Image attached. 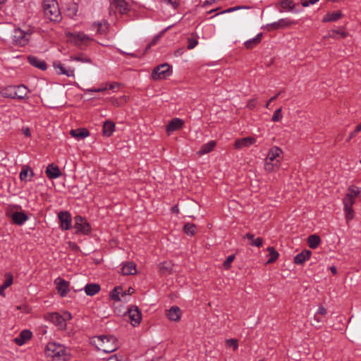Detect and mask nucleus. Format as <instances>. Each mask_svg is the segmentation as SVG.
<instances>
[{
	"instance_id": "nucleus-16",
	"label": "nucleus",
	"mask_w": 361,
	"mask_h": 361,
	"mask_svg": "<svg viewBox=\"0 0 361 361\" xmlns=\"http://www.w3.org/2000/svg\"><path fill=\"white\" fill-rule=\"evenodd\" d=\"M11 217L13 222L17 225H22L28 219L27 215L23 212H14L11 213Z\"/></svg>"
},
{
	"instance_id": "nucleus-48",
	"label": "nucleus",
	"mask_w": 361,
	"mask_h": 361,
	"mask_svg": "<svg viewBox=\"0 0 361 361\" xmlns=\"http://www.w3.org/2000/svg\"><path fill=\"white\" fill-rule=\"evenodd\" d=\"M234 259H235L234 255H229L227 257V259L224 262V267L226 269H228L231 267V264L233 262Z\"/></svg>"
},
{
	"instance_id": "nucleus-32",
	"label": "nucleus",
	"mask_w": 361,
	"mask_h": 361,
	"mask_svg": "<svg viewBox=\"0 0 361 361\" xmlns=\"http://www.w3.org/2000/svg\"><path fill=\"white\" fill-rule=\"evenodd\" d=\"M78 11V6L76 3L71 2L66 6V15L73 18Z\"/></svg>"
},
{
	"instance_id": "nucleus-31",
	"label": "nucleus",
	"mask_w": 361,
	"mask_h": 361,
	"mask_svg": "<svg viewBox=\"0 0 361 361\" xmlns=\"http://www.w3.org/2000/svg\"><path fill=\"white\" fill-rule=\"evenodd\" d=\"M173 264L171 262H164L159 265V271L161 274H170L172 271Z\"/></svg>"
},
{
	"instance_id": "nucleus-7",
	"label": "nucleus",
	"mask_w": 361,
	"mask_h": 361,
	"mask_svg": "<svg viewBox=\"0 0 361 361\" xmlns=\"http://www.w3.org/2000/svg\"><path fill=\"white\" fill-rule=\"evenodd\" d=\"M171 72V66L168 63H163L153 69L152 78L154 80H163L169 76Z\"/></svg>"
},
{
	"instance_id": "nucleus-39",
	"label": "nucleus",
	"mask_w": 361,
	"mask_h": 361,
	"mask_svg": "<svg viewBox=\"0 0 361 361\" xmlns=\"http://www.w3.org/2000/svg\"><path fill=\"white\" fill-rule=\"evenodd\" d=\"M355 203V198L353 195L346 194L343 198L344 208H353Z\"/></svg>"
},
{
	"instance_id": "nucleus-42",
	"label": "nucleus",
	"mask_w": 361,
	"mask_h": 361,
	"mask_svg": "<svg viewBox=\"0 0 361 361\" xmlns=\"http://www.w3.org/2000/svg\"><path fill=\"white\" fill-rule=\"evenodd\" d=\"M281 6L283 9L293 10L295 4L292 0H283L281 1Z\"/></svg>"
},
{
	"instance_id": "nucleus-15",
	"label": "nucleus",
	"mask_w": 361,
	"mask_h": 361,
	"mask_svg": "<svg viewBox=\"0 0 361 361\" xmlns=\"http://www.w3.org/2000/svg\"><path fill=\"white\" fill-rule=\"evenodd\" d=\"M45 173L49 179L57 178L61 176V172L59 168L53 164L47 166Z\"/></svg>"
},
{
	"instance_id": "nucleus-13",
	"label": "nucleus",
	"mask_w": 361,
	"mask_h": 361,
	"mask_svg": "<svg viewBox=\"0 0 361 361\" xmlns=\"http://www.w3.org/2000/svg\"><path fill=\"white\" fill-rule=\"evenodd\" d=\"M53 67L57 71L58 74L65 75L68 77H74V69L68 68L66 69L63 65L59 61L53 63Z\"/></svg>"
},
{
	"instance_id": "nucleus-62",
	"label": "nucleus",
	"mask_w": 361,
	"mask_h": 361,
	"mask_svg": "<svg viewBox=\"0 0 361 361\" xmlns=\"http://www.w3.org/2000/svg\"><path fill=\"white\" fill-rule=\"evenodd\" d=\"M107 361H123L121 359H118L116 355L111 356Z\"/></svg>"
},
{
	"instance_id": "nucleus-37",
	"label": "nucleus",
	"mask_w": 361,
	"mask_h": 361,
	"mask_svg": "<svg viewBox=\"0 0 361 361\" xmlns=\"http://www.w3.org/2000/svg\"><path fill=\"white\" fill-rule=\"evenodd\" d=\"M122 288L120 286L115 287L111 293V298L112 300L116 301L122 300L121 298Z\"/></svg>"
},
{
	"instance_id": "nucleus-8",
	"label": "nucleus",
	"mask_w": 361,
	"mask_h": 361,
	"mask_svg": "<svg viewBox=\"0 0 361 361\" xmlns=\"http://www.w3.org/2000/svg\"><path fill=\"white\" fill-rule=\"evenodd\" d=\"M74 228L76 229V233H81L86 235L91 231L90 224L80 216H76L75 217Z\"/></svg>"
},
{
	"instance_id": "nucleus-58",
	"label": "nucleus",
	"mask_w": 361,
	"mask_h": 361,
	"mask_svg": "<svg viewBox=\"0 0 361 361\" xmlns=\"http://www.w3.org/2000/svg\"><path fill=\"white\" fill-rule=\"evenodd\" d=\"M317 314L321 315H325L326 314V310L324 307H319L317 311Z\"/></svg>"
},
{
	"instance_id": "nucleus-44",
	"label": "nucleus",
	"mask_w": 361,
	"mask_h": 361,
	"mask_svg": "<svg viewBox=\"0 0 361 361\" xmlns=\"http://www.w3.org/2000/svg\"><path fill=\"white\" fill-rule=\"evenodd\" d=\"M361 193V188L352 185L348 188V192L347 194L353 195V197L355 198L359 194Z\"/></svg>"
},
{
	"instance_id": "nucleus-36",
	"label": "nucleus",
	"mask_w": 361,
	"mask_h": 361,
	"mask_svg": "<svg viewBox=\"0 0 361 361\" xmlns=\"http://www.w3.org/2000/svg\"><path fill=\"white\" fill-rule=\"evenodd\" d=\"M245 237L250 240V245L260 247L262 245V239L261 238H255V235L252 233H247Z\"/></svg>"
},
{
	"instance_id": "nucleus-53",
	"label": "nucleus",
	"mask_w": 361,
	"mask_h": 361,
	"mask_svg": "<svg viewBox=\"0 0 361 361\" xmlns=\"http://www.w3.org/2000/svg\"><path fill=\"white\" fill-rule=\"evenodd\" d=\"M164 31L160 32L159 34L157 35L152 39V41L148 44V45H154L157 43H159V40L160 39V37L163 35L164 34Z\"/></svg>"
},
{
	"instance_id": "nucleus-10",
	"label": "nucleus",
	"mask_w": 361,
	"mask_h": 361,
	"mask_svg": "<svg viewBox=\"0 0 361 361\" xmlns=\"http://www.w3.org/2000/svg\"><path fill=\"white\" fill-rule=\"evenodd\" d=\"M46 318L56 326H59L61 329H63L66 326V323L64 322L63 317H62V315L59 314L58 312L50 313L46 317Z\"/></svg>"
},
{
	"instance_id": "nucleus-3",
	"label": "nucleus",
	"mask_w": 361,
	"mask_h": 361,
	"mask_svg": "<svg viewBox=\"0 0 361 361\" xmlns=\"http://www.w3.org/2000/svg\"><path fill=\"white\" fill-rule=\"evenodd\" d=\"M282 150L279 147H271L268 152L265 159L264 169L268 172H271L279 168Z\"/></svg>"
},
{
	"instance_id": "nucleus-47",
	"label": "nucleus",
	"mask_w": 361,
	"mask_h": 361,
	"mask_svg": "<svg viewBox=\"0 0 361 361\" xmlns=\"http://www.w3.org/2000/svg\"><path fill=\"white\" fill-rule=\"evenodd\" d=\"M226 344L227 347L233 348V350H235L238 347V340L237 339H227L226 340Z\"/></svg>"
},
{
	"instance_id": "nucleus-29",
	"label": "nucleus",
	"mask_w": 361,
	"mask_h": 361,
	"mask_svg": "<svg viewBox=\"0 0 361 361\" xmlns=\"http://www.w3.org/2000/svg\"><path fill=\"white\" fill-rule=\"evenodd\" d=\"M115 124L113 121H106L103 124V134L109 137L114 131Z\"/></svg>"
},
{
	"instance_id": "nucleus-24",
	"label": "nucleus",
	"mask_w": 361,
	"mask_h": 361,
	"mask_svg": "<svg viewBox=\"0 0 361 361\" xmlns=\"http://www.w3.org/2000/svg\"><path fill=\"white\" fill-rule=\"evenodd\" d=\"M27 60L32 66L36 68H38L42 71L47 69V66L45 61L39 60L36 56H27Z\"/></svg>"
},
{
	"instance_id": "nucleus-55",
	"label": "nucleus",
	"mask_w": 361,
	"mask_h": 361,
	"mask_svg": "<svg viewBox=\"0 0 361 361\" xmlns=\"http://www.w3.org/2000/svg\"><path fill=\"white\" fill-rule=\"evenodd\" d=\"M107 90V87L87 89V92H102Z\"/></svg>"
},
{
	"instance_id": "nucleus-28",
	"label": "nucleus",
	"mask_w": 361,
	"mask_h": 361,
	"mask_svg": "<svg viewBox=\"0 0 361 361\" xmlns=\"http://www.w3.org/2000/svg\"><path fill=\"white\" fill-rule=\"evenodd\" d=\"M100 290V286L97 283H90L85 286V291L87 295H94Z\"/></svg>"
},
{
	"instance_id": "nucleus-52",
	"label": "nucleus",
	"mask_w": 361,
	"mask_h": 361,
	"mask_svg": "<svg viewBox=\"0 0 361 361\" xmlns=\"http://www.w3.org/2000/svg\"><path fill=\"white\" fill-rule=\"evenodd\" d=\"M118 50L121 53H122V54H123L125 55H127V56H130L135 57V58L139 56V55L137 53L130 51L129 50H122V49H118Z\"/></svg>"
},
{
	"instance_id": "nucleus-20",
	"label": "nucleus",
	"mask_w": 361,
	"mask_h": 361,
	"mask_svg": "<svg viewBox=\"0 0 361 361\" xmlns=\"http://www.w3.org/2000/svg\"><path fill=\"white\" fill-rule=\"evenodd\" d=\"M121 273L123 275H134L137 273L136 265L133 262H129L121 268Z\"/></svg>"
},
{
	"instance_id": "nucleus-50",
	"label": "nucleus",
	"mask_w": 361,
	"mask_h": 361,
	"mask_svg": "<svg viewBox=\"0 0 361 361\" xmlns=\"http://www.w3.org/2000/svg\"><path fill=\"white\" fill-rule=\"evenodd\" d=\"M134 292V289L131 287L128 288L127 290L122 291L121 298L123 301H127L126 297L131 295Z\"/></svg>"
},
{
	"instance_id": "nucleus-4",
	"label": "nucleus",
	"mask_w": 361,
	"mask_h": 361,
	"mask_svg": "<svg viewBox=\"0 0 361 361\" xmlns=\"http://www.w3.org/2000/svg\"><path fill=\"white\" fill-rule=\"evenodd\" d=\"M94 343L98 350L106 353H112L118 348L117 339L114 336H99Z\"/></svg>"
},
{
	"instance_id": "nucleus-2",
	"label": "nucleus",
	"mask_w": 361,
	"mask_h": 361,
	"mask_svg": "<svg viewBox=\"0 0 361 361\" xmlns=\"http://www.w3.org/2000/svg\"><path fill=\"white\" fill-rule=\"evenodd\" d=\"M44 353L47 357L58 358L61 361H67L69 359L68 350L65 346L56 343H49L46 346Z\"/></svg>"
},
{
	"instance_id": "nucleus-5",
	"label": "nucleus",
	"mask_w": 361,
	"mask_h": 361,
	"mask_svg": "<svg viewBox=\"0 0 361 361\" xmlns=\"http://www.w3.org/2000/svg\"><path fill=\"white\" fill-rule=\"evenodd\" d=\"M66 36L67 38V42L71 44H91L94 42L93 38L90 36L85 35L83 32H68L66 33Z\"/></svg>"
},
{
	"instance_id": "nucleus-17",
	"label": "nucleus",
	"mask_w": 361,
	"mask_h": 361,
	"mask_svg": "<svg viewBox=\"0 0 361 361\" xmlns=\"http://www.w3.org/2000/svg\"><path fill=\"white\" fill-rule=\"evenodd\" d=\"M32 337V332L29 330H23L15 338L14 341L18 345H23L27 341Z\"/></svg>"
},
{
	"instance_id": "nucleus-34",
	"label": "nucleus",
	"mask_w": 361,
	"mask_h": 361,
	"mask_svg": "<svg viewBox=\"0 0 361 361\" xmlns=\"http://www.w3.org/2000/svg\"><path fill=\"white\" fill-rule=\"evenodd\" d=\"M216 145V142L214 141H210L208 143L203 145L198 152L199 154H207L213 150Z\"/></svg>"
},
{
	"instance_id": "nucleus-22",
	"label": "nucleus",
	"mask_w": 361,
	"mask_h": 361,
	"mask_svg": "<svg viewBox=\"0 0 361 361\" xmlns=\"http://www.w3.org/2000/svg\"><path fill=\"white\" fill-rule=\"evenodd\" d=\"M166 315L170 320L177 322L180 319V309L177 306H173L168 310Z\"/></svg>"
},
{
	"instance_id": "nucleus-64",
	"label": "nucleus",
	"mask_w": 361,
	"mask_h": 361,
	"mask_svg": "<svg viewBox=\"0 0 361 361\" xmlns=\"http://www.w3.org/2000/svg\"><path fill=\"white\" fill-rule=\"evenodd\" d=\"M189 44L188 45H190V46H192V45H197V40L194 39H189Z\"/></svg>"
},
{
	"instance_id": "nucleus-40",
	"label": "nucleus",
	"mask_w": 361,
	"mask_h": 361,
	"mask_svg": "<svg viewBox=\"0 0 361 361\" xmlns=\"http://www.w3.org/2000/svg\"><path fill=\"white\" fill-rule=\"evenodd\" d=\"M30 168L28 166H23L20 173V179L21 181H28V176Z\"/></svg>"
},
{
	"instance_id": "nucleus-21",
	"label": "nucleus",
	"mask_w": 361,
	"mask_h": 361,
	"mask_svg": "<svg viewBox=\"0 0 361 361\" xmlns=\"http://www.w3.org/2000/svg\"><path fill=\"white\" fill-rule=\"evenodd\" d=\"M311 253L310 250H303L294 257V262L297 264H302L306 260L310 259Z\"/></svg>"
},
{
	"instance_id": "nucleus-59",
	"label": "nucleus",
	"mask_w": 361,
	"mask_h": 361,
	"mask_svg": "<svg viewBox=\"0 0 361 361\" xmlns=\"http://www.w3.org/2000/svg\"><path fill=\"white\" fill-rule=\"evenodd\" d=\"M357 131H356V129L355 128V130L349 135L348 139H347V141H350L352 138H353L354 137L356 136V135L357 134Z\"/></svg>"
},
{
	"instance_id": "nucleus-19",
	"label": "nucleus",
	"mask_w": 361,
	"mask_h": 361,
	"mask_svg": "<svg viewBox=\"0 0 361 361\" xmlns=\"http://www.w3.org/2000/svg\"><path fill=\"white\" fill-rule=\"evenodd\" d=\"M16 85H9L0 90V96L5 98L16 99L15 90Z\"/></svg>"
},
{
	"instance_id": "nucleus-51",
	"label": "nucleus",
	"mask_w": 361,
	"mask_h": 361,
	"mask_svg": "<svg viewBox=\"0 0 361 361\" xmlns=\"http://www.w3.org/2000/svg\"><path fill=\"white\" fill-rule=\"evenodd\" d=\"M163 2L171 5L173 8H176L179 6L180 0H161Z\"/></svg>"
},
{
	"instance_id": "nucleus-18",
	"label": "nucleus",
	"mask_w": 361,
	"mask_h": 361,
	"mask_svg": "<svg viewBox=\"0 0 361 361\" xmlns=\"http://www.w3.org/2000/svg\"><path fill=\"white\" fill-rule=\"evenodd\" d=\"M255 142V139L252 137H243L237 140L235 142V147L237 149H240L244 147H249Z\"/></svg>"
},
{
	"instance_id": "nucleus-49",
	"label": "nucleus",
	"mask_w": 361,
	"mask_h": 361,
	"mask_svg": "<svg viewBox=\"0 0 361 361\" xmlns=\"http://www.w3.org/2000/svg\"><path fill=\"white\" fill-rule=\"evenodd\" d=\"M347 221L352 220L354 217V211L353 208H344Z\"/></svg>"
},
{
	"instance_id": "nucleus-38",
	"label": "nucleus",
	"mask_w": 361,
	"mask_h": 361,
	"mask_svg": "<svg viewBox=\"0 0 361 361\" xmlns=\"http://www.w3.org/2000/svg\"><path fill=\"white\" fill-rule=\"evenodd\" d=\"M184 232L188 235H194L196 233L197 227L194 224H185L183 228Z\"/></svg>"
},
{
	"instance_id": "nucleus-54",
	"label": "nucleus",
	"mask_w": 361,
	"mask_h": 361,
	"mask_svg": "<svg viewBox=\"0 0 361 361\" xmlns=\"http://www.w3.org/2000/svg\"><path fill=\"white\" fill-rule=\"evenodd\" d=\"M281 92H279L276 95H274L272 97H271L269 99V100L267 102V103L266 104L265 107L267 108V109H269L270 103L271 102L275 101L278 98V97L281 94Z\"/></svg>"
},
{
	"instance_id": "nucleus-6",
	"label": "nucleus",
	"mask_w": 361,
	"mask_h": 361,
	"mask_svg": "<svg viewBox=\"0 0 361 361\" xmlns=\"http://www.w3.org/2000/svg\"><path fill=\"white\" fill-rule=\"evenodd\" d=\"M32 32L30 31H25L20 28L14 30L13 41L16 45H26L32 42Z\"/></svg>"
},
{
	"instance_id": "nucleus-46",
	"label": "nucleus",
	"mask_w": 361,
	"mask_h": 361,
	"mask_svg": "<svg viewBox=\"0 0 361 361\" xmlns=\"http://www.w3.org/2000/svg\"><path fill=\"white\" fill-rule=\"evenodd\" d=\"M281 111H282L281 108H279L278 109H276L274 113L271 121L274 122L279 121L282 118Z\"/></svg>"
},
{
	"instance_id": "nucleus-35",
	"label": "nucleus",
	"mask_w": 361,
	"mask_h": 361,
	"mask_svg": "<svg viewBox=\"0 0 361 361\" xmlns=\"http://www.w3.org/2000/svg\"><path fill=\"white\" fill-rule=\"evenodd\" d=\"M342 16V13L341 11H336V12H334V13H327L324 19H323V21L324 22H333V21H336L338 19H339Z\"/></svg>"
},
{
	"instance_id": "nucleus-63",
	"label": "nucleus",
	"mask_w": 361,
	"mask_h": 361,
	"mask_svg": "<svg viewBox=\"0 0 361 361\" xmlns=\"http://www.w3.org/2000/svg\"><path fill=\"white\" fill-rule=\"evenodd\" d=\"M74 60H76V61H82V62H90V59H83L81 57H79V56H75L73 58Z\"/></svg>"
},
{
	"instance_id": "nucleus-12",
	"label": "nucleus",
	"mask_w": 361,
	"mask_h": 361,
	"mask_svg": "<svg viewBox=\"0 0 361 361\" xmlns=\"http://www.w3.org/2000/svg\"><path fill=\"white\" fill-rule=\"evenodd\" d=\"M54 283L61 296L65 297L69 291V283L61 278H57Z\"/></svg>"
},
{
	"instance_id": "nucleus-30",
	"label": "nucleus",
	"mask_w": 361,
	"mask_h": 361,
	"mask_svg": "<svg viewBox=\"0 0 361 361\" xmlns=\"http://www.w3.org/2000/svg\"><path fill=\"white\" fill-rule=\"evenodd\" d=\"M113 3L121 14L128 11V4L125 0H113Z\"/></svg>"
},
{
	"instance_id": "nucleus-57",
	"label": "nucleus",
	"mask_w": 361,
	"mask_h": 361,
	"mask_svg": "<svg viewBox=\"0 0 361 361\" xmlns=\"http://www.w3.org/2000/svg\"><path fill=\"white\" fill-rule=\"evenodd\" d=\"M62 317L64 319V322H66V320H69L72 319V315L68 312H65L62 315Z\"/></svg>"
},
{
	"instance_id": "nucleus-33",
	"label": "nucleus",
	"mask_w": 361,
	"mask_h": 361,
	"mask_svg": "<svg viewBox=\"0 0 361 361\" xmlns=\"http://www.w3.org/2000/svg\"><path fill=\"white\" fill-rule=\"evenodd\" d=\"M321 242V239L319 235H311L307 238V243L310 248L315 249L317 247Z\"/></svg>"
},
{
	"instance_id": "nucleus-27",
	"label": "nucleus",
	"mask_w": 361,
	"mask_h": 361,
	"mask_svg": "<svg viewBox=\"0 0 361 361\" xmlns=\"http://www.w3.org/2000/svg\"><path fill=\"white\" fill-rule=\"evenodd\" d=\"M16 99H23L27 97V89L23 85H16L15 90Z\"/></svg>"
},
{
	"instance_id": "nucleus-23",
	"label": "nucleus",
	"mask_w": 361,
	"mask_h": 361,
	"mask_svg": "<svg viewBox=\"0 0 361 361\" xmlns=\"http://www.w3.org/2000/svg\"><path fill=\"white\" fill-rule=\"evenodd\" d=\"M70 134L77 140H82L90 135V132L86 128H78L71 130Z\"/></svg>"
},
{
	"instance_id": "nucleus-26",
	"label": "nucleus",
	"mask_w": 361,
	"mask_h": 361,
	"mask_svg": "<svg viewBox=\"0 0 361 361\" xmlns=\"http://www.w3.org/2000/svg\"><path fill=\"white\" fill-rule=\"evenodd\" d=\"M92 27L93 29H96L98 33L104 34L109 30V23L106 20L94 23L92 25Z\"/></svg>"
},
{
	"instance_id": "nucleus-25",
	"label": "nucleus",
	"mask_w": 361,
	"mask_h": 361,
	"mask_svg": "<svg viewBox=\"0 0 361 361\" xmlns=\"http://www.w3.org/2000/svg\"><path fill=\"white\" fill-rule=\"evenodd\" d=\"M290 25V23L289 21H287L286 19H281L278 22L273 23L270 25H268V30H278L284 28L286 27H288Z\"/></svg>"
},
{
	"instance_id": "nucleus-11",
	"label": "nucleus",
	"mask_w": 361,
	"mask_h": 361,
	"mask_svg": "<svg viewBox=\"0 0 361 361\" xmlns=\"http://www.w3.org/2000/svg\"><path fill=\"white\" fill-rule=\"evenodd\" d=\"M58 217L60 221V226L62 230H68L71 227V218L68 212L63 211L58 214Z\"/></svg>"
},
{
	"instance_id": "nucleus-9",
	"label": "nucleus",
	"mask_w": 361,
	"mask_h": 361,
	"mask_svg": "<svg viewBox=\"0 0 361 361\" xmlns=\"http://www.w3.org/2000/svg\"><path fill=\"white\" fill-rule=\"evenodd\" d=\"M126 316L128 317L130 324L133 326L138 325L142 319L141 312L137 306H133V307L130 308Z\"/></svg>"
},
{
	"instance_id": "nucleus-61",
	"label": "nucleus",
	"mask_w": 361,
	"mask_h": 361,
	"mask_svg": "<svg viewBox=\"0 0 361 361\" xmlns=\"http://www.w3.org/2000/svg\"><path fill=\"white\" fill-rule=\"evenodd\" d=\"M23 134L26 137H30L31 135L30 130L29 128H23Z\"/></svg>"
},
{
	"instance_id": "nucleus-1",
	"label": "nucleus",
	"mask_w": 361,
	"mask_h": 361,
	"mask_svg": "<svg viewBox=\"0 0 361 361\" xmlns=\"http://www.w3.org/2000/svg\"><path fill=\"white\" fill-rule=\"evenodd\" d=\"M42 8L47 18L54 22L61 20L62 16L56 0H43Z\"/></svg>"
},
{
	"instance_id": "nucleus-45",
	"label": "nucleus",
	"mask_w": 361,
	"mask_h": 361,
	"mask_svg": "<svg viewBox=\"0 0 361 361\" xmlns=\"http://www.w3.org/2000/svg\"><path fill=\"white\" fill-rule=\"evenodd\" d=\"M262 33L258 34L255 37L248 39L245 42V45H251V44H258L261 42Z\"/></svg>"
},
{
	"instance_id": "nucleus-14",
	"label": "nucleus",
	"mask_w": 361,
	"mask_h": 361,
	"mask_svg": "<svg viewBox=\"0 0 361 361\" xmlns=\"http://www.w3.org/2000/svg\"><path fill=\"white\" fill-rule=\"evenodd\" d=\"M184 121L178 118H173L166 126V132L170 135L172 132L179 130L183 125Z\"/></svg>"
},
{
	"instance_id": "nucleus-56",
	"label": "nucleus",
	"mask_w": 361,
	"mask_h": 361,
	"mask_svg": "<svg viewBox=\"0 0 361 361\" xmlns=\"http://www.w3.org/2000/svg\"><path fill=\"white\" fill-rule=\"evenodd\" d=\"M256 103H257V101L255 99H252L250 100H249L248 102V104H247V106L252 109L253 108H255V106H256Z\"/></svg>"
},
{
	"instance_id": "nucleus-41",
	"label": "nucleus",
	"mask_w": 361,
	"mask_h": 361,
	"mask_svg": "<svg viewBox=\"0 0 361 361\" xmlns=\"http://www.w3.org/2000/svg\"><path fill=\"white\" fill-rule=\"evenodd\" d=\"M267 250L269 251V255L270 256L269 259L267 260V263H273L277 259L279 255L273 247H268Z\"/></svg>"
},
{
	"instance_id": "nucleus-60",
	"label": "nucleus",
	"mask_w": 361,
	"mask_h": 361,
	"mask_svg": "<svg viewBox=\"0 0 361 361\" xmlns=\"http://www.w3.org/2000/svg\"><path fill=\"white\" fill-rule=\"evenodd\" d=\"M183 52H184L183 49L179 48L175 51L174 54L176 56H180L183 54Z\"/></svg>"
},
{
	"instance_id": "nucleus-43",
	"label": "nucleus",
	"mask_w": 361,
	"mask_h": 361,
	"mask_svg": "<svg viewBox=\"0 0 361 361\" xmlns=\"http://www.w3.org/2000/svg\"><path fill=\"white\" fill-rule=\"evenodd\" d=\"M6 279L2 285V289H6L8 288L13 283V276L10 273H6Z\"/></svg>"
}]
</instances>
